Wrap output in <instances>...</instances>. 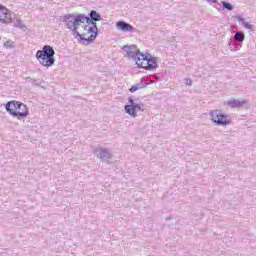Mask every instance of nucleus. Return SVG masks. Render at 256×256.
Segmentation results:
<instances>
[{"mask_svg":"<svg viewBox=\"0 0 256 256\" xmlns=\"http://www.w3.org/2000/svg\"><path fill=\"white\" fill-rule=\"evenodd\" d=\"M206 1H207V3H210V5L213 3H217V0H206Z\"/></svg>","mask_w":256,"mask_h":256,"instance_id":"2f4dec72","label":"nucleus"},{"mask_svg":"<svg viewBox=\"0 0 256 256\" xmlns=\"http://www.w3.org/2000/svg\"><path fill=\"white\" fill-rule=\"evenodd\" d=\"M147 85H148L147 83L143 82V79L139 83L135 84V86L137 87L138 90L145 89V87H147Z\"/></svg>","mask_w":256,"mask_h":256,"instance_id":"412c9836","label":"nucleus"},{"mask_svg":"<svg viewBox=\"0 0 256 256\" xmlns=\"http://www.w3.org/2000/svg\"><path fill=\"white\" fill-rule=\"evenodd\" d=\"M143 53H141L139 50H136L135 51H127V56L130 58V59H134V61H136V65L137 67H143V62L142 59H143Z\"/></svg>","mask_w":256,"mask_h":256,"instance_id":"6e6552de","label":"nucleus"},{"mask_svg":"<svg viewBox=\"0 0 256 256\" xmlns=\"http://www.w3.org/2000/svg\"><path fill=\"white\" fill-rule=\"evenodd\" d=\"M128 102L130 104L124 106L125 112L134 118L137 117V111H143V107H145V104H143L142 102L137 103L133 98H129Z\"/></svg>","mask_w":256,"mask_h":256,"instance_id":"20e7f679","label":"nucleus"},{"mask_svg":"<svg viewBox=\"0 0 256 256\" xmlns=\"http://www.w3.org/2000/svg\"><path fill=\"white\" fill-rule=\"evenodd\" d=\"M247 103H249V101H247V100L239 101V100L233 99V100L228 101L227 105H228V107H231V109H239V108L247 105Z\"/></svg>","mask_w":256,"mask_h":256,"instance_id":"9b49d317","label":"nucleus"},{"mask_svg":"<svg viewBox=\"0 0 256 256\" xmlns=\"http://www.w3.org/2000/svg\"><path fill=\"white\" fill-rule=\"evenodd\" d=\"M142 61H147V65L142 67H139V69H145L146 71H153L154 69H157L159 67V64H157V58H148L147 55H142Z\"/></svg>","mask_w":256,"mask_h":256,"instance_id":"423d86ee","label":"nucleus"},{"mask_svg":"<svg viewBox=\"0 0 256 256\" xmlns=\"http://www.w3.org/2000/svg\"><path fill=\"white\" fill-rule=\"evenodd\" d=\"M63 23L66 24L67 29H73V27H78L75 20V14H66L61 17Z\"/></svg>","mask_w":256,"mask_h":256,"instance_id":"1a4fd4ad","label":"nucleus"},{"mask_svg":"<svg viewBox=\"0 0 256 256\" xmlns=\"http://www.w3.org/2000/svg\"><path fill=\"white\" fill-rule=\"evenodd\" d=\"M116 27L119 31H123V33H131L135 30V28L131 24L125 21H118L116 23Z\"/></svg>","mask_w":256,"mask_h":256,"instance_id":"9d476101","label":"nucleus"},{"mask_svg":"<svg viewBox=\"0 0 256 256\" xmlns=\"http://www.w3.org/2000/svg\"><path fill=\"white\" fill-rule=\"evenodd\" d=\"M85 31H87V33H91V35H95L96 33V36L99 35V28H93V27H88L87 25L84 27Z\"/></svg>","mask_w":256,"mask_h":256,"instance_id":"f3484780","label":"nucleus"},{"mask_svg":"<svg viewBox=\"0 0 256 256\" xmlns=\"http://www.w3.org/2000/svg\"><path fill=\"white\" fill-rule=\"evenodd\" d=\"M222 8L226 9L227 11H233V4L226 1H222Z\"/></svg>","mask_w":256,"mask_h":256,"instance_id":"6ab92c4d","label":"nucleus"},{"mask_svg":"<svg viewBox=\"0 0 256 256\" xmlns=\"http://www.w3.org/2000/svg\"><path fill=\"white\" fill-rule=\"evenodd\" d=\"M95 39H97V33L90 35L89 38H85L83 37V39L81 40V44L82 45H89V43H93L95 41Z\"/></svg>","mask_w":256,"mask_h":256,"instance_id":"2eb2a0df","label":"nucleus"},{"mask_svg":"<svg viewBox=\"0 0 256 256\" xmlns=\"http://www.w3.org/2000/svg\"><path fill=\"white\" fill-rule=\"evenodd\" d=\"M231 39L243 44V42L245 41V34L241 31H236Z\"/></svg>","mask_w":256,"mask_h":256,"instance_id":"4468645a","label":"nucleus"},{"mask_svg":"<svg viewBox=\"0 0 256 256\" xmlns=\"http://www.w3.org/2000/svg\"><path fill=\"white\" fill-rule=\"evenodd\" d=\"M3 47H5L6 49H13V47H15V42L8 40L4 42Z\"/></svg>","mask_w":256,"mask_h":256,"instance_id":"aec40b11","label":"nucleus"},{"mask_svg":"<svg viewBox=\"0 0 256 256\" xmlns=\"http://www.w3.org/2000/svg\"><path fill=\"white\" fill-rule=\"evenodd\" d=\"M13 27L16 29H25L27 26H25L21 20L17 19L16 22H14Z\"/></svg>","mask_w":256,"mask_h":256,"instance_id":"a211bd4d","label":"nucleus"},{"mask_svg":"<svg viewBox=\"0 0 256 256\" xmlns=\"http://www.w3.org/2000/svg\"><path fill=\"white\" fill-rule=\"evenodd\" d=\"M228 47L230 50L235 52V51L241 50V47H243V44H241V42H237L231 38L228 42Z\"/></svg>","mask_w":256,"mask_h":256,"instance_id":"ddd939ff","label":"nucleus"},{"mask_svg":"<svg viewBox=\"0 0 256 256\" xmlns=\"http://www.w3.org/2000/svg\"><path fill=\"white\" fill-rule=\"evenodd\" d=\"M94 154L98 159H101L102 161H107L108 159H111L113 155L107 148H98L94 150Z\"/></svg>","mask_w":256,"mask_h":256,"instance_id":"0eeeda50","label":"nucleus"},{"mask_svg":"<svg viewBox=\"0 0 256 256\" xmlns=\"http://www.w3.org/2000/svg\"><path fill=\"white\" fill-rule=\"evenodd\" d=\"M122 49H123V51H126V53H127V51H130L131 46L126 45V46H124Z\"/></svg>","mask_w":256,"mask_h":256,"instance_id":"c756f323","label":"nucleus"},{"mask_svg":"<svg viewBox=\"0 0 256 256\" xmlns=\"http://www.w3.org/2000/svg\"><path fill=\"white\" fill-rule=\"evenodd\" d=\"M70 31H72L73 35H75V33L79 32V31H77V26H73L72 28H70Z\"/></svg>","mask_w":256,"mask_h":256,"instance_id":"c85d7f7f","label":"nucleus"},{"mask_svg":"<svg viewBox=\"0 0 256 256\" xmlns=\"http://www.w3.org/2000/svg\"><path fill=\"white\" fill-rule=\"evenodd\" d=\"M25 81H26V83H32L33 78H31V77H26V78H25Z\"/></svg>","mask_w":256,"mask_h":256,"instance_id":"7c9ffc66","label":"nucleus"},{"mask_svg":"<svg viewBox=\"0 0 256 256\" xmlns=\"http://www.w3.org/2000/svg\"><path fill=\"white\" fill-rule=\"evenodd\" d=\"M36 59L43 67H53L55 65V49L50 45H44L42 50L36 52Z\"/></svg>","mask_w":256,"mask_h":256,"instance_id":"f03ea898","label":"nucleus"},{"mask_svg":"<svg viewBox=\"0 0 256 256\" xmlns=\"http://www.w3.org/2000/svg\"><path fill=\"white\" fill-rule=\"evenodd\" d=\"M31 83L34 87H41V82L37 79L33 78Z\"/></svg>","mask_w":256,"mask_h":256,"instance_id":"5701e85b","label":"nucleus"},{"mask_svg":"<svg viewBox=\"0 0 256 256\" xmlns=\"http://www.w3.org/2000/svg\"><path fill=\"white\" fill-rule=\"evenodd\" d=\"M242 25L245 27V29H250V31H253V24H249L248 22L244 21Z\"/></svg>","mask_w":256,"mask_h":256,"instance_id":"4be33fe9","label":"nucleus"},{"mask_svg":"<svg viewBox=\"0 0 256 256\" xmlns=\"http://www.w3.org/2000/svg\"><path fill=\"white\" fill-rule=\"evenodd\" d=\"M74 37L78 38L79 43H81V40L83 39V36L81 35V33L76 32V33L74 34Z\"/></svg>","mask_w":256,"mask_h":256,"instance_id":"b1692460","label":"nucleus"},{"mask_svg":"<svg viewBox=\"0 0 256 256\" xmlns=\"http://www.w3.org/2000/svg\"><path fill=\"white\" fill-rule=\"evenodd\" d=\"M237 21H239V23H245V18L241 17V16H236Z\"/></svg>","mask_w":256,"mask_h":256,"instance_id":"a878e982","label":"nucleus"},{"mask_svg":"<svg viewBox=\"0 0 256 256\" xmlns=\"http://www.w3.org/2000/svg\"><path fill=\"white\" fill-rule=\"evenodd\" d=\"M88 25H92L91 27L97 31V22H90Z\"/></svg>","mask_w":256,"mask_h":256,"instance_id":"bb28decb","label":"nucleus"},{"mask_svg":"<svg viewBox=\"0 0 256 256\" xmlns=\"http://www.w3.org/2000/svg\"><path fill=\"white\" fill-rule=\"evenodd\" d=\"M5 109L9 115L17 117V119H25V117L29 116V108H27V105L17 100L7 102Z\"/></svg>","mask_w":256,"mask_h":256,"instance_id":"f257e3e1","label":"nucleus"},{"mask_svg":"<svg viewBox=\"0 0 256 256\" xmlns=\"http://www.w3.org/2000/svg\"><path fill=\"white\" fill-rule=\"evenodd\" d=\"M0 23L3 25H9L13 23V17H11V10L0 4Z\"/></svg>","mask_w":256,"mask_h":256,"instance_id":"39448f33","label":"nucleus"},{"mask_svg":"<svg viewBox=\"0 0 256 256\" xmlns=\"http://www.w3.org/2000/svg\"><path fill=\"white\" fill-rule=\"evenodd\" d=\"M101 14H99L96 10H91L89 13V17L87 18V23H93L97 21H101Z\"/></svg>","mask_w":256,"mask_h":256,"instance_id":"f8f14e48","label":"nucleus"},{"mask_svg":"<svg viewBox=\"0 0 256 256\" xmlns=\"http://www.w3.org/2000/svg\"><path fill=\"white\" fill-rule=\"evenodd\" d=\"M185 84L191 87L193 85V81H191V79H186Z\"/></svg>","mask_w":256,"mask_h":256,"instance_id":"cd10ccee","label":"nucleus"},{"mask_svg":"<svg viewBox=\"0 0 256 256\" xmlns=\"http://www.w3.org/2000/svg\"><path fill=\"white\" fill-rule=\"evenodd\" d=\"M209 115L212 123L218 127H227V125H231L229 115L223 113L220 109L210 110Z\"/></svg>","mask_w":256,"mask_h":256,"instance_id":"7ed1b4c3","label":"nucleus"},{"mask_svg":"<svg viewBox=\"0 0 256 256\" xmlns=\"http://www.w3.org/2000/svg\"><path fill=\"white\" fill-rule=\"evenodd\" d=\"M130 93H135V91H139L136 85H133L130 89H129Z\"/></svg>","mask_w":256,"mask_h":256,"instance_id":"393cba45","label":"nucleus"},{"mask_svg":"<svg viewBox=\"0 0 256 256\" xmlns=\"http://www.w3.org/2000/svg\"><path fill=\"white\" fill-rule=\"evenodd\" d=\"M87 19H89V16H86L85 14H78L75 16L76 25L79 26V23H87Z\"/></svg>","mask_w":256,"mask_h":256,"instance_id":"dca6fc26","label":"nucleus"}]
</instances>
